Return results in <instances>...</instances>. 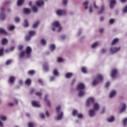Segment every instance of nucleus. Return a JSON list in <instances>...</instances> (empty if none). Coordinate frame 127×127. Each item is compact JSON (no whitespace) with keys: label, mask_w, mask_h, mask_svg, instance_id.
<instances>
[{"label":"nucleus","mask_w":127,"mask_h":127,"mask_svg":"<svg viewBox=\"0 0 127 127\" xmlns=\"http://www.w3.org/2000/svg\"><path fill=\"white\" fill-rule=\"evenodd\" d=\"M116 91L113 90L110 92V94H109V98H113V97H114L116 95Z\"/></svg>","instance_id":"b1692460"},{"label":"nucleus","mask_w":127,"mask_h":127,"mask_svg":"<svg viewBox=\"0 0 127 127\" xmlns=\"http://www.w3.org/2000/svg\"><path fill=\"white\" fill-rule=\"evenodd\" d=\"M0 120H1V121H3V122H4V121H6V117L2 115L0 116Z\"/></svg>","instance_id":"79ce46f5"},{"label":"nucleus","mask_w":127,"mask_h":127,"mask_svg":"<svg viewBox=\"0 0 127 127\" xmlns=\"http://www.w3.org/2000/svg\"><path fill=\"white\" fill-rule=\"evenodd\" d=\"M120 50H121V47H119L118 48L111 47L110 49V52L111 53V54H114V53H116V52H118V51H120Z\"/></svg>","instance_id":"7ed1b4c3"},{"label":"nucleus","mask_w":127,"mask_h":127,"mask_svg":"<svg viewBox=\"0 0 127 127\" xmlns=\"http://www.w3.org/2000/svg\"><path fill=\"white\" fill-rule=\"evenodd\" d=\"M33 107H36L37 108H40V104H38L37 102L35 101H33L31 103Z\"/></svg>","instance_id":"2eb2a0df"},{"label":"nucleus","mask_w":127,"mask_h":127,"mask_svg":"<svg viewBox=\"0 0 127 127\" xmlns=\"http://www.w3.org/2000/svg\"><path fill=\"white\" fill-rule=\"evenodd\" d=\"M50 48L51 51H54V50H55V48H56V46L54 44H51L50 46Z\"/></svg>","instance_id":"bb28decb"},{"label":"nucleus","mask_w":127,"mask_h":127,"mask_svg":"<svg viewBox=\"0 0 127 127\" xmlns=\"http://www.w3.org/2000/svg\"><path fill=\"white\" fill-rule=\"evenodd\" d=\"M76 81V80L75 79H73L72 81H71V86L74 85V83H75V82Z\"/></svg>","instance_id":"e2e57ef3"},{"label":"nucleus","mask_w":127,"mask_h":127,"mask_svg":"<svg viewBox=\"0 0 127 127\" xmlns=\"http://www.w3.org/2000/svg\"><path fill=\"white\" fill-rule=\"evenodd\" d=\"M122 106H121V109L120 110V113H123V112H125V110L127 109V105L125 103H122Z\"/></svg>","instance_id":"9d476101"},{"label":"nucleus","mask_w":127,"mask_h":127,"mask_svg":"<svg viewBox=\"0 0 127 127\" xmlns=\"http://www.w3.org/2000/svg\"><path fill=\"white\" fill-rule=\"evenodd\" d=\"M37 6H41V5H44V1H37L36 2Z\"/></svg>","instance_id":"dca6fc26"},{"label":"nucleus","mask_w":127,"mask_h":127,"mask_svg":"<svg viewBox=\"0 0 127 127\" xmlns=\"http://www.w3.org/2000/svg\"><path fill=\"white\" fill-rule=\"evenodd\" d=\"M60 110H61V106L60 105L56 108V113H59Z\"/></svg>","instance_id":"37998d69"},{"label":"nucleus","mask_w":127,"mask_h":127,"mask_svg":"<svg viewBox=\"0 0 127 127\" xmlns=\"http://www.w3.org/2000/svg\"><path fill=\"white\" fill-rule=\"evenodd\" d=\"M24 55H25V52H22L20 54V58H22L23 57H24Z\"/></svg>","instance_id":"09e8293b"},{"label":"nucleus","mask_w":127,"mask_h":127,"mask_svg":"<svg viewBox=\"0 0 127 127\" xmlns=\"http://www.w3.org/2000/svg\"><path fill=\"white\" fill-rule=\"evenodd\" d=\"M84 89H85V85L82 83L78 84L77 86V90H84Z\"/></svg>","instance_id":"9b49d317"},{"label":"nucleus","mask_w":127,"mask_h":127,"mask_svg":"<svg viewBox=\"0 0 127 127\" xmlns=\"http://www.w3.org/2000/svg\"><path fill=\"white\" fill-rule=\"evenodd\" d=\"M23 11L25 14H29L31 12V11L28 8H24Z\"/></svg>","instance_id":"a211bd4d"},{"label":"nucleus","mask_w":127,"mask_h":127,"mask_svg":"<svg viewBox=\"0 0 127 127\" xmlns=\"http://www.w3.org/2000/svg\"><path fill=\"white\" fill-rule=\"evenodd\" d=\"M23 2H24V0H18L17 5L18 6H20V5H22V4H23Z\"/></svg>","instance_id":"4be33fe9"},{"label":"nucleus","mask_w":127,"mask_h":127,"mask_svg":"<svg viewBox=\"0 0 127 127\" xmlns=\"http://www.w3.org/2000/svg\"><path fill=\"white\" fill-rule=\"evenodd\" d=\"M109 86H110V82L108 81L105 84V87H106V88H108Z\"/></svg>","instance_id":"bf43d9fd"},{"label":"nucleus","mask_w":127,"mask_h":127,"mask_svg":"<svg viewBox=\"0 0 127 127\" xmlns=\"http://www.w3.org/2000/svg\"><path fill=\"white\" fill-rule=\"evenodd\" d=\"M94 8H95V9H98V8H99L98 6H97V5H96V2H94Z\"/></svg>","instance_id":"052dcab7"},{"label":"nucleus","mask_w":127,"mask_h":127,"mask_svg":"<svg viewBox=\"0 0 127 127\" xmlns=\"http://www.w3.org/2000/svg\"><path fill=\"white\" fill-rule=\"evenodd\" d=\"M123 12H124V13H126V12H127V5L124 8Z\"/></svg>","instance_id":"4d7b16f0"},{"label":"nucleus","mask_w":127,"mask_h":127,"mask_svg":"<svg viewBox=\"0 0 127 127\" xmlns=\"http://www.w3.org/2000/svg\"><path fill=\"white\" fill-rule=\"evenodd\" d=\"M14 28H15V27H14V26H13V25H11L9 27V29L10 30H13V29H14Z\"/></svg>","instance_id":"13d9d810"},{"label":"nucleus","mask_w":127,"mask_h":127,"mask_svg":"<svg viewBox=\"0 0 127 127\" xmlns=\"http://www.w3.org/2000/svg\"><path fill=\"white\" fill-rule=\"evenodd\" d=\"M117 42H119V39L118 38H115L112 42V45H115V44H116Z\"/></svg>","instance_id":"c85d7f7f"},{"label":"nucleus","mask_w":127,"mask_h":127,"mask_svg":"<svg viewBox=\"0 0 127 127\" xmlns=\"http://www.w3.org/2000/svg\"><path fill=\"white\" fill-rule=\"evenodd\" d=\"M40 117H41V119H44V118H45V116L43 114H41Z\"/></svg>","instance_id":"338daca9"},{"label":"nucleus","mask_w":127,"mask_h":127,"mask_svg":"<svg viewBox=\"0 0 127 127\" xmlns=\"http://www.w3.org/2000/svg\"><path fill=\"white\" fill-rule=\"evenodd\" d=\"M115 121V118L113 116L111 117L110 118L107 119V122L109 123H112Z\"/></svg>","instance_id":"7c9ffc66"},{"label":"nucleus","mask_w":127,"mask_h":127,"mask_svg":"<svg viewBox=\"0 0 127 127\" xmlns=\"http://www.w3.org/2000/svg\"><path fill=\"white\" fill-rule=\"evenodd\" d=\"M117 73H118V70L116 69H112L111 73V78H115L116 77V75H117Z\"/></svg>","instance_id":"1a4fd4ad"},{"label":"nucleus","mask_w":127,"mask_h":127,"mask_svg":"<svg viewBox=\"0 0 127 127\" xmlns=\"http://www.w3.org/2000/svg\"><path fill=\"white\" fill-rule=\"evenodd\" d=\"M4 8H2L1 9V13L0 14V19L2 20H4V19H5V15L4 14Z\"/></svg>","instance_id":"423d86ee"},{"label":"nucleus","mask_w":127,"mask_h":127,"mask_svg":"<svg viewBox=\"0 0 127 127\" xmlns=\"http://www.w3.org/2000/svg\"><path fill=\"white\" fill-rule=\"evenodd\" d=\"M6 31L4 29L0 28V34H6Z\"/></svg>","instance_id":"72a5a7b5"},{"label":"nucleus","mask_w":127,"mask_h":127,"mask_svg":"<svg viewBox=\"0 0 127 127\" xmlns=\"http://www.w3.org/2000/svg\"><path fill=\"white\" fill-rule=\"evenodd\" d=\"M47 98H48V95L46 94L44 97V101L47 103V106L48 108H50V107H51V103H50V101L47 100Z\"/></svg>","instance_id":"20e7f679"},{"label":"nucleus","mask_w":127,"mask_h":127,"mask_svg":"<svg viewBox=\"0 0 127 127\" xmlns=\"http://www.w3.org/2000/svg\"><path fill=\"white\" fill-rule=\"evenodd\" d=\"M88 3H89V2H88V1H86L83 3V5H84L85 9H88Z\"/></svg>","instance_id":"2f4dec72"},{"label":"nucleus","mask_w":127,"mask_h":127,"mask_svg":"<svg viewBox=\"0 0 127 127\" xmlns=\"http://www.w3.org/2000/svg\"><path fill=\"white\" fill-rule=\"evenodd\" d=\"M43 68L45 72H48V71H49V65H48V63H44L43 64Z\"/></svg>","instance_id":"39448f33"},{"label":"nucleus","mask_w":127,"mask_h":127,"mask_svg":"<svg viewBox=\"0 0 127 127\" xmlns=\"http://www.w3.org/2000/svg\"><path fill=\"white\" fill-rule=\"evenodd\" d=\"M3 55V49H0V56H2Z\"/></svg>","instance_id":"8fccbe9b"},{"label":"nucleus","mask_w":127,"mask_h":127,"mask_svg":"<svg viewBox=\"0 0 127 127\" xmlns=\"http://www.w3.org/2000/svg\"><path fill=\"white\" fill-rule=\"evenodd\" d=\"M57 61L58 62L60 63V62H63V61H64V60L62 58H58L57 59Z\"/></svg>","instance_id":"603ef678"},{"label":"nucleus","mask_w":127,"mask_h":127,"mask_svg":"<svg viewBox=\"0 0 127 127\" xmlns=\"http://www.w3.org/2000/svg\"><path fill=\"white\" fill-rule=\"evenodd\" d=\"M77 118H78V119H82V118H83V114H78L77 115Z\"/></svg>","instance_id":"864d4df0"},{"label":"nucleus","mask_w":127,"mask_h":127,"mask_svg":"<svg viewBox=\"0 0 127 127\" xmlns=\"http://www.w3.org/2000/svg\"><path fill=\"white\" fill-rule=\"evenodd\" d=\"M93 109L94 111H98L100 110V105L98 103H94L93 104Z\"/></svg>","instance_id":"ddd939ff"},{"label":"nucleus","mask_w":127,"mask_h":127,"mask_svg":"<svg viewBox=\"0 0 127 127\" xmlns=\"http://www.w3.org/2000/svg\"><path fill=\"white\" fill-rule=\"evenodd\" d=\"M53 27H52V30L53 31H55V27H59V29L58 31V32H60L61 30H62V27L60 26V23L58 21H55L52 23Z\"/></svg>","instance_id":"f03ea898"},{"label":"nucleus","mask_w":127,"mask_h":127,"mask_svg":"<svg viewBox=\"0 0 127 127\" xmlns=\"http://www.w3.org/2000/svg\"><path fill=\"white\" fill-rule=\"evenodd\" d=\"M77 114H78V111L77 110H73L72 111V116H73V117H75V116H76Z\"/></svg>","instance_id":"49530a36"},{"label":"nucleus","mask_w":127,"mask_h":127,"mask_svg":"<svg viewBox=\"0 0 127 127\" xmlns=\"http://www.w3.org/2000/svg\"><path fill=\"white\" fill-rule=\"evenodd\" d=\"M57 14L60 16H61V15L65 14V11L62 10H58L57 11Z\"/></svg>","instance_id":"f8f14e48"},{"label":"nucleus","mask_w":127,"mask_h":127,"mask_svg":"<svg viewBox=\"0 0 127 127\" xmlns=\"http://www.w3.org/2000/svg\"><path fill=\"white\" fill-rule=\"evenodd\" d=\"M81 72L82 73H84V74L87 73V68H86V67L85 66H82L81 68Z\"/></svg>","instance_id":"cd10ccee"},{"label":"nucleus","mask_w":127,"mask_h":127,"mask_svg":"<svg viewBox=\"0 0 127 127\" xmlns=\"http://www.w3.org/2000/svg\"><path fill=\"white\" fill-rule=\"evenodd\" d=\"M89 115L90 117H93V116L95 115V111L93 110H90L89 111Z\"/></svg>","instance_id":"393cba45"},{"label":"nucleus","mask_w":127,"mask_h":127,"mask_svg":"<svg viewBox=\"0 0 127 127\" xmlns=\"http://www.w3.org/2000/svg\"><path fill=\"white\" fill-rule=\"evenodd\" d=\"M85 95V91H80L78 93L79 97H83Z\"/></svg>","instance_id":"58836bf2"},{"label":"nucleus","mask_w":127,"mask_h":127,"mask_svg":"<svg viewBox=\"0 0 127 127\" xmlns=\"http://www.w3.org/2000/svg\"><path fill=\"white\" fill-rule=\"evenodd\" d=\"M104 10H105V6L102 5L98 11L99 14H101V13H103V12H104Z\"/></svg>","instance_id":"5701e85b"},{"label":"nucleus","mask_w":127,"mask_h":127,"mask_svg":"<svg viewBox=\"0 0 127 127\" xmlns=\"http://www.w3.org/2000/svg\"><path fill=\"white\" fill-rule=\"evenodd\" d=\"M15 22H18L19 21V18H18V17H16L15 18Z\"/></svg>","instance_id":"0e129e2a"},{"label":"nucleus","mask_w":127,"mask_h":127,"mask_svg":"<svg viewBox=\"0 0 127 127\" xmlns=\"http://www.w3.org/2000/svg\"><path fill=\"white\" fill-rule=\"evenodd\" d=\"M14 81H15V77L14 76H10L9 78V82L12 84L14 83Z\"/></svg>","instance_id":"6ab92c4d"},{"label":"nucleus","mask_w":127,"mask_h":127,"mask_svg":"<svg viewBox=\"0 0 127 127\" xmlns=\"http://www.w3.org/2000/svg\"><path fill=\"white\" fill-rule=\"evenodd\" d=\"M94 100L93 98L90 97V98H88L87 99V100L86 101V103L87 107H89V106H90V103H94Z\"/></svg>","instance_id":"6e6552de"},{"label":"nucleus","mask_w":127,"mask_h":127,"mask_svg":"<svg viewBox=\"0 0 127 127\" xmlns=\"http://www.w3.org/2000/svg\"><path fill=\"white\" fill-rule=\"evenodd\" d=\"M8 42L7 39L5 38H3L1 41L2 45H5Z\"/></svg>","instance_id":"a878e982"},{"label":"nucleus","mask_w":127,"mask_h":127,"mask_svg":"<svg viewBox=\"0 0 127 127\" xmlns=\"http://www.w3.org/2000/svg\"><path fill=\"white\" fill-rule=\"evenodd\" d=\"M28 127H34V125L33 124V123H32L31 122H29L28 123Z\"/></svg>","instance_id":"de8ad7c7"},{"label":"nucleus","mask_w":127,"mask_h":127,"mask_svg":"<svg viewBox=\"0 0 127 127\" xmlns=\"http://www.w3.org/2000/svg\"><path fill=\"white\" fill-rule=\"evenodd\" d=\"M10 63H11V60H8L6 61V63H5V64L6 65H9V64H10Z\"/></svg>","instance_id":"3c124183"},{"label":"nucleus","mask_w":127,"mask_h":127,"mask_svg":"<svg viewBox=\"0 0 127 127\" xmlns=\"http://www.w3.org/2000/svg\"><path fill=\"white\" fill-rule=\"evenodd\" d=\"M32 51V49L29 46H27L26 48V50L25 51V54H27V55H30L31 52Z\"/></svg>","instance_id":"0eeeda50"},{"label":"nucleus","mask_w":127,"mask_h":127,"mask_svg":"<svg viewBox=\"0 0 127 127\" xmlns=\"http://www.w3.org/2000/svg\"><path fill=\"white\" fill-rule=\"evenodd\" d=\"M29 24L28 23V21H27V20L25 19L24 20V26L25 27H28V26H29Z\"/></svg>","instance_id":"c9c22d12"},{"label":"nucleus","mask_w":127,"mask_h":127,"mask_svg":"<svg viewBox=\"0 0 127 127\" xmlns=\"http://www.w3.org/2000/svg\"><path fill=\"white\" fill-rule=\"evenodd\" d=\"M53 74L54 76H59V73L58 72V70H57V69H55L53 71Z\"/></svg>","instance_id":"473e14b6"},{"label":"nucleus","mask_w":127,"mask_h":127,"mask_svg":"<svg viewBox=\"0 0 127 127\" xmlns=\"http://www.w3.org/2000/svg\"><path fill=\"white\" fill-rule=\"evenodd\" d=\"M73 76V73L72 72H67L65 74V77L66 79H70L71 77Z\"/></svg>","instance_id":"f3484780"},{"label":"nucleus","mask_w":127,"mask_h":127,"mask_svg":"<svg viewBox=\"0 0 127 127\" xmlns=\"http://www.w3.org/2000/svg\"><path fill=\"white\" fill-rule=\"evenodd\" d=\"M103 79V75H102V74H97L96 75V79H94L92 81V86H96L99 82H102Z\"/></svg>","instance_id":"f257e3e1"},{"label":"nucleus","mask_w":127,"mask_h":127,"mask_svg":"<svg viewBox=\"0 0 127 127\" xmlns=\"http://www.w3.org/2000/svg\"><path fill=\"white\" fill-rule=\"evenodd\" d=\"M117 3V1L115 0H111L110 2V8H113L114 5H115V3Z\"/></svg>","instance_id":"4468645a"},{"label":"nucleus","mask_w":127,"mask_h":127,"mask_svg":"<svg viewBox=\"0 0 127 127\" xmlns=\"http://www.w3.org/2000/svg\"><path fill=\"white\" fill-rule=\"evenodd\" d=\"M32 9H33V11L34 12H37V11L38 10V9L35 6H32Z\"/></svg>","instance_id":"a19ab883"},{"label":"nucleus","mask_w":127,"mask_h":127,"mask_svg":"<svg viewBox=\"0 0 127 127\" xmlns=\"http://www.w3.org/2000/svg\"><path fill=\"white\" fill-rule=\"evenodd\" d=\"M25 84L28 86H30L31 85V79L28 78L25 81Z\"/></svg>","instance_id":"412c9836"},{"label":"nucleus","mask_w":127,"mask_h":127,"mask_svg":"<svg viewBox=\"0 0 127 127\" xmlns=\"http://www.w3.org/2000/svg\"><path fill=\"white\" fill-rule=\"evenodd\" d=\"M67 0H62V3L64 5H66L67 4Z\"/></svg>","instance_id":"5fc2aeb1"},{"label":"nucleus","mask_w":127,"mask_h":127,"mask_svg":"<svg viewBox=\"0 0 127 127\" xmlns=\"http://www.w3.org/2000/svg\"><path fill=\"white\" fill-rule=\"evenodd\" d=\"M31 38V37L29 35H27L25 37V40L26 41H29V40H30Z\"/></svg>","instance_id":"a18cd8bd"},{"label":"nucleus","mask_w":127,"mask_h":127,"mask_svg":"<svg viewBox=\"0 0 127 127\" xmlns=\"http://www.w3.org/2000/svg\"><path fill=\"white\" fill-rule=\"evenodd\" d=\"M35 31H30L29 32V35L31 37V36H33L34 35H35Z\"/></svg>","instance_id":"e433bc0d"},{"label":"nucleus","mask_w":127,"mask_h":127,"mask_svg":"<svg viewBox=\"0 0 127 127\" xmlns=\"http://www.w3.org/2000/svg\"><path fill=\"white\" fill-rule=\"evenodd\" d=\"M99 32H100V33H103L104 32V29H103V28L100 29L99 30Z\"/></svg>","instance_id":"774afa93"},{"label":"nucleus","mask_w":127,"mask_h":127,"mask_svg":"<svg viewBox=\"0 0 127 127\" xmlns=\"http://www.w3.org/2000/svg\"><path fill=\"white\" fill-rule=\"evenodd\" d=\"M28 73L29 75H31V76H32V75H34V74H35V71L33 70H30L28 71Z\"/></svg>","instance_id":"f704fd0d"},{"label":"nucleus","mask_w":127,"mask_h":127,"mask_svg":"<svg viewBox=\"0 0 127 127\" xmlns=\"http://www.w3.org/2000/svg\"><path fill=\"white\" fill-rule=\"evenodd\" d=\"M38 24H39V21H37L34 24H33V28H36Z\"/></svg>","instance_id":"ea45409f"},{"label":"nucleus","mask_w":127,"mask_h":127,"mask_svg":"<svg viewBox=\"0 0 127 127\" xmlns=\"http://www.w3.org/2000/svg\"><path fill=\"white\" fill-rule=\"evenodd\" d=\"M114 22H115V19H110L109 20V23H110L111 24H113V23H114Z\"/></svg>","instance_id":"6e6d98bb"},{"label":"nucleus","mask_w":127,"mask_h":127,"mask_svg":"<svg viewBox=\"0 0 127 127\" xmlns=\"http://www.w3.org/2000/svg\"><path fill=\"white\" fill-rule=\"evenodd\" d=\"M35 90H34V89H31L30 90V93L31 94H33V93H34Z\"/></svg>","instance_id":"680f3d73"},{"label":"nucleus","mask_w":127,"mask_h":127,"mask_svg":"<svg viewBox=\"0 0 127 127\" xmlns=\"http://www.w3.org/2000/svg\"><path fill=\"white\" fill-rule=\"evenodd\" d=\"M40 43L43 46L46 45V41L44 39H42L40 41Z\"/></svg>","instance_id":"c756f323"},{"label":"nucleus","mask_w":127,"mask_h":127,"mask_svg":"<svg viewBox=\"0 0 127 127\" xmlns=\"http://www.w3.org/2000/svg\"><path fill=\"white\" fill-rule=\"evenodd\" d=\"M23 48V47L22 46H19L18 47V50H22V49Z\"/></svg>","instance_id":"69168bd1"},{"label":"nucleus","mask_w":127,"mask_h":127,"mask_svg":"<svg viewBox=\"0 0 127 127\" xmlns=\"http://www.w3.org/2000/svg\"><path fill=\"white\" fill-rule=\"evenodd\" d=\"M63 112H61L57 118V121H60V120H62V118H63Z\"/></svg>","instance_id":"aec40b11"},{"label":"nucleus","mask_w":127,"mask_h":127,"mask_svg":"<svg viewBox=\"0 0 127 127\" xmlns=\"http://www.w3.org/2000/svg\"><path fill=\"white\" fill-rule=\"evenodd\" d=\"M35 95L36 96H37L38 97H39L40 98H41V97L42 96V93L37 92L35 93Z\"/></svg>","instance_id":"4c0bfd02"},{"label":"nucleus","mask_w":127,"mask_h":127,"mask_svg":"<svg viewBox=\"0 0 127 127\" xmlns=\"http://www.w3.org/2000/svg\"><path fill=\"white\" fill-rule=\"evenodd\" d=\"M98 44H99L98 42L94 43L93 44L91 45V48H95V47H97V46H98Z\"/></svg>","instance_id":"c03bdc74"}]
</instances>
